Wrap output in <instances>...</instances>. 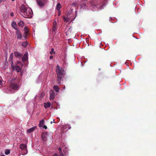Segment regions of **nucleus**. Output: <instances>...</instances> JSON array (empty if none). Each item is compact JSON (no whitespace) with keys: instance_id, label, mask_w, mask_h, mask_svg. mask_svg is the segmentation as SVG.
Returning <instances> with one entry per match:
<instances>
[{"instance_id":"nucleus-1","label":"nucleus","mask_w":156,"mask_h":156,"mask_svg":"<svg viewBox=\"0 0 156 156\" xmlns=\"http://www.w3.org/2000/svg\"><path fill=\"white\" fill-rule=\"evenodd\" d=\"M20 14L25 18H31L33 16V13L31 9L22 5L20 7Z\"/></svg>"},{"instance_id":"nucleus-2","label":"nucleus","mask_w":156,"mask_h":156,"mask_svg":"<svg viewBox=\"0 0 156 156\" xmlns=\"http://www.w3.org/2000/svg\"><path fill=\"white\" fill-rule=\"evenodd\" d=\"M56 70L58 77V81L60 83L61 79L62 77V76L64 73V70L62 69V68L60 67L58 64L57 65Z\"/></svg>"},{"instance_id":"nucleus-3","label":"nucleus","mask_w":156,"mask_h":156,"mask_svg":"<svg viewBox=\"0 0 156 156\" xmlns=\"http://www.w3.org/2000/svg\"><path fill=\"white\" fill-rule=\"evenodd\" d=\"M19 81V79L16 78H13L11 80V84L10 87L11 88L14 90H17L19 88V85L18 84Z\"/></svg>"},{"instance_id":"nucleus-4","label":"nucleus","mask_w":156,"mask_h":156,"mask_svg":"<svg viewBox=\"0 0 156 156\" xmlns=\"http://www.w3.org/2000/svg\"><path fill=\"white\" fill-rule=\"evenodd\" d=\"M27 145L25 144H22L20 145V148L22 150L21 152L22 155H25L27 153Z\"/></svg>"},{"instance_id":"nucleus-5","label":"nucleus","mask_w":156,"mask_h":156,"mask_svg":"<svg viewBox=\"0 0 156 156\" xmlns=\"http://www.w3.org/2000/svg\"><path fill=\"white\" fill-rule=\"evenodd\" d=\"M16 36L18 39H20L22 38V35L19 30H17L16 32Z\"/></svg>"},{"instance_id":"nucleus-6","label":"nucleus","mask_w":156,"mask_h":156,"mask_svg":"<svg viewBox=\"0 0 156 156\" xmlns=\"http://www.w3.org/2000/svg\"><path fill=\"white\" fill-rule=\"evenodd\" d=\"M50 99L51 100H53L55 97V94L54 93V90H51L50 91Z\"/></svg>"},{"instance_id":"nucleus-7","label":"nucleus","mask_w":156,"mask_h":156,"mask_svg":"<svg viewBox=\"0 0 156 156\" xmlns=\"http://www.w3.org/2000/svg\"><path fill=\"white\" fill-rule=\"evenodd\" d=\"M24 39H23V40H24L27 39V35L28 34V30L27 27H25L24 28Z\"/></svg>"},{"instance_id":"nucleus-8","label":"nucleus","mask_w":156,"mask_h":156,"mask_svg":"<svg viewBox=\"0 0 156 156\" xmlns=\"http://www.w3.org/2000/svg\"><path fill=\"white\" fill-rule=\"evenodd\" d=\"M47 134L46 133H43L41 134V137L44 141H46L47 140Z\"/></svg>"},{"instance_id":"nucleus-9","label":"nucleus","mask_w":156,"mask_h":156,"mask_svg":"<svg viewBox=\"0 0 156 156\" xmlns=\"http://www.w3.org/2000/svg\"><path fill=\"white\" fill-rule=\"evenodd\" d=\"M37 4L40 6L43 7L45 5V4L44 2L41 0H37Z\"/></svg>"},{"instance_id":"nucleus-10","label":"nucleus","mask_w":156,"mask_h":156,"mask_svg":"<svg viewBox=\"0 0 156 156\" xmlns=\"http://www.w3.org/2000/svg\"><path fill=\"white\" fill-rule=\"evenodd\" d=\"M28 54L27 53H26L23 56L22 60L23 61H26L28 59Z\"/></svg>"},{"instance_id":"nucleus-11","label":"nucleus","mask_w":156,"mask_h":156,"mask_svg":"<svg viewBox=\"0 0 156 156\" xmlns=\"http://www.w3.org/2000/svg\"><path fill=\"white\" fill-rule=\"evenodd\" d=\"M58 150L59 151V154H55L53 156H64L63 154L62 153L61 148L59 147Z\"/></svg>"},{"instance_id":"nucleus-12","label":"nucleus","mask_w":156,"mask_h":156,"mask_svg":"<svg viewBox=\"0 0 156 156\" xmlns=\"http://www.w3.org/2000/svg\"><path fill=\"white\" fill-rule=\"evenodd\" d=\"M44 108H47L50 106L51 104L50 102H48L47 103H44Z\"/></svg>"},{"instance_id":"nucleus-13","label":"nucleus","mask_w":156,"mask_h":156,"mask_svg":"<svg viewBox=\"0 0 156 156\" xmlns=\"http://www.w3.org/2000/svg\"><path fill=\"white\" fill-rule=\"evenodd\" d=\"M53 88L55 90L56 92L58 93L59 92L60 89L58 86L55 85L53 86Z\"/></svg>"},{"instance_id":"nucleus-14","label":"nucleus","mask_w":156,"mask_h":156,"mask_svg":"<svg viewBox=\"0 0 156 156\" xmlns=\"http://www.w3.org/2000/svg\"><path fill=\"white\" fill-rule=\"evenodd\" d=\"M14 55L17 58H21L22 55L21 53L18 52H15Z\"/></svg>"},{"instance_id":"nucleus-15","label":"nucleus","mask_w":156,"mask_h":156,"mask_svg":"<svg viewBox=\"0 0 156 156\" xmlns=\"http://www.w3.org/2000/svg\"><path fill=\"white\" fill-rule=\"evenodd\" d=\"M35 129V127H34L30 128L27 130V132L28 133H30L34 130Z\"/></svg>"},{"instance_id":"nucleus-16","label":"nucleus","mask_w":156,"mask_h":156,"mask_svg":"<svg viewBox=\"0 0 156 156\" xmlns=\"http://www.w3.org/2000/svg\"><path fill=\"white\" fill-rule=\"evenodd\" d=\"M12 27L16 30H18L16 23L15 22H13L12 23Z\"/></svg>"},{"instance_id":"nucleus-17","label":"nucleus","mask_w":156,"mask_h":156,"mask_svg":"<svg viewBox=\"0 0 156 156\" xmlns=\"http://www.w3.org/2000/svg\"><path fill=\"white\" fill-rule=\"evenodd\" d=\"M44 123V120L43 119H42L40 121L39 126L40 127L43 126Z\"/></svg>"},{"instance_id":"nucleus-18","label":"nucleus","mask_w":156,"mask_h":156,"mask_svg":"<svg viewBox=\"0 0 156 156\" xmlns=\"http://www.w3.org/2000/svg\"><path fill=\"white\" fill-rule=\"evenodd\" d=\"M21 44L24 47H25L27 46L28 44V43L27 41L22 42Z\"/></svg>"},{"instance_id":"nucleus-19","label":"nucleus","mask_w":156,"mask_h":156,"mask_svg":"<svg viewBox=\"0 0 156 156\" xmlns=\"http://www.w3.org/2000/svg\"><path fill=\"white\" fill-rule=\"evenodd\" d=\"M56 29V22L53 23V27L52 29L54 31H55Z\"/></svg>"},{"instance_id":"nucleus-20","label":"nucleus","mask_w":156,"mask_h":156,"mask_svg":"<svg viewBox=\"0 0 156 156\" xmlns=\"http://www.w3.org/2000/svg\"><path fill=\"white\" fill-rule=\"evenodd\" d=\"M19 26L21 27H23L24 25V23L22 21H20L18 23Z\"/></svg>"},{"instance_id":"nucleus-21","label":"nucleus","mask_w":156,"mask_h":156,"mask_svg":"<svg viewBox=\"0 0 156 156\" xmlns=\"http://www.w3.org/2000/svg\"><path fill=\"white\" fill-rule=\"evenodd\" d=\"M57 9L58 10H59L61 8V5L60 3H58L57 5Z\"/></svg>"},{"instance_id":"nucleus-22","label":"nucleus","mask_w":156,"mask_h":156,"mask_svg":"<svg viewBox=\"0 0 156 156\" xmlns=\"http://www.w3.org/2000/svg\"><path fill=\"white\" fill-rule=\"evenodd\" d=\"M10 150L9 149H6L5 151V153L6 155H8L10 153Z\"/></svg>"},{"instance_id":"nucleus-23","label":"nucleus","mask_w":156,"mask_h":156,"mask_svg":"<svg viewBox=\"0 0 156 156\" xmlns=\"http://www.w3.org/2000/svg\"><path fill=\"white\" fill-rule=\"evenodd\" d=\"M20 68L18 66H16V70L17 72H19L21 70Z\"/></svg>"},{"instance_id":"nucleus-24","label":"nucleus","mask_w":156,"mask_h":156,"mask_svg":"<svg viewBox=\"0 0 156 156\" xmlns=\"http://www.w3.org/2000/svg\"><path fill=\"white\" fill-rule=\"evenodd\" d=\"M50 53L51 55L55 54V52L54 51V49L53 48L51 49V51H50Z\"/></svg>"},{"instance_id":"nucleus-25","label":"nucleus","mask_w":156,"mask_h":156,"mask_svg":"<svg viewBox=\"0 0 156 156\" xmlns=\"http://www.w3.org/2000/svg\"><path fill=\"white\" fill-rule=\"evenodd\" d=\"M73 5L75 6V7H77L79 6V4L78 2H76L73 3Z\"/></svg>"},{"instance_id":"nucleus-26","label":"nucleus","mask_w":156,"mask_h":156,"mask_svg":"<svg viewBox=\"0 0 156 156\" xmlns=\"http://www.w3.org/2000/svg\"><path fill=\"white\" fill-rule=\"evenodd\" d=\"M53 58V56L52 55H51L50 56L49 58L50 59H51Z\"/></svg>"},{"instance_id":"nucleus-27","label":"nucleus","mask_w":156,"mask_h":156,"mask_svg":"<svg viewBox=\"0 0 156 156\" xmlns=\"http://www.w3.org/2000/svg\"><path fill=\"white\" fill-rule=\"evenodd\" d=\"M43 128H44V129H47V126H45V125H44V126H43Z\"/></svg>"},{"instance_id":"nucleus-28","label":"nucleus","mask_w":156,"mask_h":156,"mask_svg":"<svg viewBox=\"0 0 156 156\" xmlns=\"http://www.w3.org/2000/svg\"><path fill=\"white\" fill-rule=\"evenodd\" d=\"M10 15L11 16H14V13L13 12H11Z\"/></svg>"},{"instance_id":"nucleus-29","label":"nucleus","mask_w":156,"mask_h":156,"mask_svg":"<svg viewBox=\"0 0 156 156\" xmlns=\"http://www.w3.org/2000/svg\"><path fill=\"white\" fill-rule=\"evenodd\" d=\"M2 83L1 80H0V85H1V86L2 85Z\"/></svg>"},{"instance_id":"nucleus-30","label":"nucleus","mask_w":156,"mask_h":156,"mask_svg":"<svg viewBox=\"0 0 156 156\" xmlns=\"http://www.w3.org/2000/svg\"><path fill=\"white\" fill-rule=\"evenodd\" d=\"M5 0H0V4L2 2V1H4Z\"/></svg>"},{"instance_id":"nucleus-31","label":"nucleus","mask_w":156,"mask_h":156,"mask_svg":"<svg viewBox=\"0 0 156 156\" xmlns=\"http://www.w3.org/2000/svg\"><path fill=\"white\" fill-rule=\"evenodd\" d=\"M12 55H11L10 56V58L12 59Z\"/></svg>"},{"instance_id":"nucleus-32","label":"nucleus","mask_w":156,"mask_h":156,"mask_svg":"<svg viewBox=\"0 0 156 156\" xmlns=\"http://www.w3.org/2000/svg\"><path fill=\"white\" fill-rule=\"evenodd\" d=\"M81 5V7H82L83 6V5Z\"/></svg>"},{"instance_id":"nucleus-33","label":"nucleus","mask_w":156,"mask_h":156,"mask_svg":"<svg viewBox=\"0 0 156 156\" xmlns=\"http://www.w3.org/2000/svg\"><path fill=\"white\" fill-rule=\"evenodd\" d=\"M53 122L52 121H51V122L50 123H51V124H52V123H53Z\"/></svg>"},{"instance_id":"nucleus-34","label":"nucleus","mask_w":156,"mask_h":156,"mask_svg":"<svg viewBox=\"0 0 156 156\" xmlns=\"http://www.w3.org/2000/svg\"><path fill=\"white\" fill-rule=\"evenodd\" d=\"M85 4H83V6H85Z\"/></svg>"},{"instance_id":"nucleus-35","label":"nucleus","mask_w":156,"mask_h":156,"mask_svg":"<svg viewBox=\"0 0 156 156\" xmlns=\"http://www.w3.org/2000/svg\"><path fill=\"white\" fill-rule=\"evenodd\" d=\"M1 156H5V155H1Z\"/></svg>"},{"instance_id":"nucleus-36","label":"nucleus","mask_w":156,"mask_h":156,"mask_svg":"<svg viewBox=\"0 0 156 156\" xmlns=\"http://www.w3.org/2000/svg\"><path fill=\"white\" fill-rule=\"evenodd\" d=\"M54 121H55V120H54H54H53V122H55Z\"/></svg>"},{"instance_id":"nucleus-37","label":"nucleus","mask_w":156,"mask_h":156,"mask_svg":"<svg viewBox=\"0 0 156 156\" xmlns=\"http://www.w3.org/2000/svg\"><path fill=\"white\" fill-rule=\"evenodd\" d=\"M63 89H65V87H63Z\"/></svg>"},{"instance_id":"nucleus-38","label":"nucleus","mask_w":156,"mask_h":156,"mask_svg":"<svg viewBox=\"0 0 156 156\" xmlns=\"http://www.w3.org/2000/svg\"><path fill=\"white\" fill-rule=\"evenodd\" d=\"M12 1H14V0H11Z\"/></svg>"},{"instance_id":"nucleus-39","label":"nucleus","mask_w":156,"mask_h":156,"mask_svg":"<svg viewBox=\"0 0 156 156\" xmlns=\"http://www.w3.org/2000/svg\"><path fill=\"white\" fill-rule=\"evenodd\" d=\"M65 20H66V19H65Z\"/></svg>"},{"instance_id":"nucleus-40","label":"nucleus","mask_w":156,"mask_h":156,"mask_svg":"<svg viewBox=\"0 0 156 156\" xmlns=\"http://www.w3.org/2000/svg\"><path fill=\"white\" fill-rule=\"evenodd\" d=\"M71 11H72V10H71Z\"/></svg>"}]
</instances>
